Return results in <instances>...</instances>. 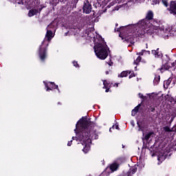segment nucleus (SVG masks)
<instances>
[{"label":"nucleus","mask_w":176,"mask_h":176,"mask_svg":"<svg viewBox=\"0 0 176 176\" xmlns=\"http://www.w3.org/2000/svg\"><path fill=\"white\" fill-rule=\"evenodd\" d=\"M93 129V122L90 121V119H87L86 117H82L76 125V129L80 131V135L77 140L82 141V145H85L82 151L87 153L90 151V144L91 143V138L94 135V131H91Z\"/></svg>","instance_id":"1"},{"label":"nucleus","mask_w":176,"mask_h":176,"mask_svg":"<svg viewBox=\"0 0 176 176\" xmlns=\"http://www.w3.org/2000/svg\"><path fill=\"white\" fill-rule=\"evenodd\" d=\"M153 19V12L150 10L147 12L146 18L140 21L137 24L122 26L120 28H118L117 30L115 29V31H118V32H120V37L122 40L124 39L126 42H128L129 43H134V38H135V36H134V34L124 36L123 35V34H124V32H129V30H130V28H133L134 30L137 28V27H138V28L140 29L142 27L144 28H146L151 26V21H149L152 20Z\"/></svg>","instance_id":"2"},{"label":"nucleus","mask_w":176,"mask_h":176,"mask_svg":"<svg viewBox=\"0 0 176 176\" xmlns=\"http://www.w3.org/2000/svg\"><path fill=\"white\" fill-rule=\"evenodd\" d=\"M150 25H151L147 28H140L141 30L138 31V36H142V35H145V32H147V34H153L155 31L160 30L165 39H167L168 36H176V23L171 28H167L164 27L163 25L159 24L157 21H153L152 23H150Z\"/></svg>","instance_id":"3"},{"label":"nucleus","mask_w":176,"mask_h":176,"mask_svg":"<svg viewBox=\"0 0 176 176\" xmlns=\"http://www.w3.org/2000/svg\"><path fill=\"white\" fill-rule=\"evenodd\" d=\"M53 27V25L50 24L47 27V33L45 34V37L44 38V41L42 43V45L40 47V51H39V57L42 61L46 58V47L49 46V43H47L45 46L43 47L45 45V42L47 41V42H50L52 41V38L54 36V34H53V32L52 30H50V28H52Z\"/></svg>","instance_id":"4"},{"label":"nucleus","mask_w":176,"mask_h":176,"mask_svg":"<svg viewBox=\"0 0 176 176\" xmlns=\"http://www.w3.org/2000/svg\"><path fill=\"white\" fill-rule=\"evenodd\" d=\"M108 45L104 41L98 43L94 46V52L98 58L105 60L108 57Z\"/></svg>","instance_id":"5"},{"label":"nucleus","mask_w":176,"mask_h":176,"mask_svg":"<svg viewBox=\"0 0 176 176\" xmlns=\"http://www.w3.org/2000/svg\"><path fill=\"white\" fill-rule=\"evenodd\" d=\"M83 12L84 13H86L87 14H89L91 12V5L89 1H87L85 3L83 6Z\"/></svg>","instance_id":"6"},{"label":"nucleus","mask_w":176,"mask_h":176,"mask_svg":"<svg viewBox=\"0 0 176 176\" xmlns=\"http://www.w3.org/2000/svg\"><path fill=\"white\" fill-rule=\"evenodd\" d=\"M168 10L170 13H173V14H176V1H170Z\"/></svg>","instance_id":"7"},{"label":"nucleus","mask_w":176,"mask_h":176,"mask_svg":"<svg viewBox=\"0 0 176 176\" xmlns=\"http://www.w3.org/2000/svg\"><path fill=\"white\" fill-rule=\"evenodd\" d=\"M45 87H47L46 91L52 90V89H57L58 90V85H55L54 82H50V85L45 84Z\"/></svg>","instance_id":"8"},{"label":"nucleus","mask_w":176,"mask_h":176,"mask_svg":"<svg viewBox=\"0 0 176 176\" xmlns=\"http://www.w3.org/2000/svg\"><path fill=\"white\" fill-rule=\"evenodd\" d=\"M109 168L111 170V172L113 173V171H116V170H118V168H119V164H118L116 163L112 164L110 166Z\"/></svg>","instance_id":"9"},{"label":"nucleus","mask_w":176,"mask_h":176,"mask_svg":"<svg viewBox=\"0 0 176 176\" xmlns=\"http://www.w3.org/2000/svg\"><path fill=\"white\" fill-rule=\"evenodd\" d=\"M38 12V11L37 9H32L28 12V16L32 17V16H35V14H37Z\"/></svg>","instance_id":"10"},{"label":"nucleus","mask_w":176,"mask_h":176,"mask_svg":"<svg viewBox=\"0 0 176 176\" xmlns=\"http://www.w3.org/2000/svg\"><path fill=\"white\" fill-rule=\"evenodd\" d=\"M135 173H137V167L133 166L129 170L128 176H131L133 174H135Z\"/></svg>","instance_id":"11"},{"label":"nucleus","mask_w":176,"mask_h":176,"mask_svg":"<svg viewBox=\"0 0 176 176\" xmlns=\"http://www.w3.org/2000/svg\"><path fill=\"white\" fill-rule=\"evenodd\" d=\"M140 107H141L140 104L138 106L135 107V109L132 110L131 115L132 116H135L137 115V112H138V109H140Z\"/></svg>","instance_id":"12"},{"label":"nucleus","mask_w":176,"mask_h":176,"mask_svg":"<svg viewBox=\"0 0 176 176\" xmlns=\"http://www.w3.org/2000/svg\"><path fill=\"white\" fill-rule=\"evenodd\" d=\"M152 54L155 56V57H159L160 56V52H159V49H157V50H152L151 51Z\"/></svg>","instance_id":"13"},{"label":"nucleus","mask_w":176,"mask_h":176,"mask_svg":"<svg viewBox=\"0 0 176 176\" xmlns=\"http://www.w3.org/2000/svg\"><path fill=\"white\" fill-rule=\"evenodd\" d=\"M128 74H129V72L124 71L120 74L118 75V78H124L127 76Z\"/></svg>","instance_id":"14"},{"label":"nucleus","mask_w":176,"mask_h":176,"mask_svg":"<svg viewBox=\"0 0 176 176\" xmlns=\"http://www.w3.org/2000/svg\"><path fill=\"white\" fill-rule=\"evenodd\" d=\"M103 85H104V87H103V89H106V93H108V91H109V88H108V82H107V80H103Z\"/></svg>","instance_id":"15"},{"label":"nucleus","mask_w":176,"mask_h":176,"mask_svg":"<svg viewBox=\"0 0 176 176\" xmlns=\"http://www.w3.org/2000/svg\"><path fill=\"white\" fill-rule=\"evenodd\" d=\"M159 82H160V76H158L155 77L154 80H153L154 85H158Z\"/></svg>","instance_id":"16"},{"label":"nucleus","mask_w":176,"mask_h":176,"mask_svg":"<svg viewBox=\"0 0 176 176\" xmlns=\"http://www.w3.org/2000/svg\"><path fill=\"white\" fill-rule=\"evenodd\" d=\"M116 129V130H119V124H116L115 125H113L111 128L109 129V131H112V129Z\"/></svg>","instance_id":"17"},{"label":"nucleus","mask_w":176,"mask_h":176,"mask_svg":"<svg viewBox=\"0 0 176 176\" xmlns=\"http://www.w3.org/2000/svg\"><path fill=\"white\" fill-rule=\"evenodd\" d=\"M141 61V56H138L137 58V59L135 60H134V64H135L136 65H138L140 63V62Z\"/></svg>","instance_id":"18"},{"label":"nucleus","mask_w":176,"mask_h":176,"mask_svg":"<svg viewBox=\"0 0 176 176\" xmlns=\"http://www.w3.org/2000/svg\"><path fill=\"white\" fill-rule=\"evenodd\" d=\"M151 135H152V133H147V134L145 135V137H144L145 140H149V138H151Z\"/></svg>","instance_id":"19"},{"label":"nucleus","mask_w":176,"mask_h":176,"mask_svg":"<svg viewBox=\"0 0 176 176\" xmlns=\"http://www.w3.org/2000/svg\"><path fill=\"white\" fill-rule=\"evenodd\" d=\"M164 131H166V132H170V131H171V129H170V128H169L168 126H165V127L164 128Z\"/></svg>","instance_id":"20"},{"label":"nucleus","mask_w":176,"mask_h":176,"mask_svg":"<svg viewBox=\"0 0 176 176\" xmlns=\"http://www.w3.org/2000/svg\"><path fill=\"white\" fill-rule=\"evenodd\" d=\"M144 52H145V50H142L141 51V52L138 53L137 54H140V56H143Z\"/></svg>","instance_id":"21"},{"label":"nucleus","mask_w":176,"mask_h":176,"mask_svg":"<svg viewBox=\"0 0 176 176\" xmlns=\"http://www.w3.org/2000/svg\"><path fill=\"white\" fill-rule=\"evenodd\" d=\"M137 124L139 127L138 131H142V129H141V126L140 125V122H137Z\"/></svg>","instance_id":"22"},{"label":"nucleus","mask_w":176,"mask_h":176,"mask_svg":"<svg viewBox=\"0 0 176 176\" xmlns=\"http://www.w3.org/2000/svg\"><path fill=\"white\" fill-rule=\"evenodd\" d=\"M73 64H74V67H79V65H78V62H73Z\"/></svg>","instance_id":"23"},{"label":"nucleus","mask_w":176,"mask_h":176,"mask_svg":"<svg viewBox=\"0 0 176 176\" xmlns=\"http://www.w3.org/2000/svg\"><path fill=\"white\" fill-rule=\"evenodd\" d=\"M71 145H72V140H71L70 142H68L67 143V146H71Z\"/></svg>","instance_id":"24"},{"label":"nucleus","mask_w":176,"mask_h":176,"mask_svg":"<svg viewBox=\"0 0 176 176\" xmlns=\"http://www.w3.org/2000/svg\"><path fill=\"white\" fill-rule=\"evenodd\" d=\"M164 6H166V8H167V6H168L167 1H164Z\"/></svg>","instance_id":"25"},{"label":"nucleus","mask_w":176,"mask_h":176,"mask_svg":"<svg viewBox=\"0 0 176 176\" xmlns=\"http://www.w3.org/2000/svg\"><path fill=\"white\" fill-rule=\"evenodd\" d=\"M172 131H176V125L172 128Z\"/></svg>","instance_id":"26"},{"label":"nucleus","mask_w":176,"mask_h":176,"mask_svg":"<svg viewBox=\"0 0 176 176\" xmlns=\"http://www.w3.org/2000/svg\"><path fill=\"white\" fill-rule=\"evenodd\" d=\"M133 76H135L133 74H130L129 79H131Z\"/></svg>","instance_id":"27"},{"label":"nucleus","mask_w":176,"mask_h":176,"mask_svg":"<svg viewBox=\"0 0 176 176\" xmlns=\"http://www.w3.org/2000/svg\"><path fill=\"white\" fill-rule=\"evenodd\" d=\"M139 97H140V98H142L144 97V96L142 94H139Z\"/></svg>","instance_id":"28"},{"label":"nucleus","mask_w":176,"mask_h":176,"mask_svg":"<svg viewBox=\"0 0 176 176\" xmlns=\"http://www.w3.org/2000/svg\"><path fill=\"white\" fill-rule=\"evenodd\" d=\"M158 160L159 162H160L161 160H163V159L162 158V157H158Z\"/></svg>","instance_id":"29"},{"label":"nucleus","mask_w":176,"mask_h":176,"mask_svg":"<svg viewBox=\"0 0 176 176\" xmlns=\"http://www.w3.org/2000/svg\"><path fill=\"white\" fill-rule=\"evenodd\" d=\"M112 64H113V63H109V65H112Z\"/></svg>","instance_id":"30"},{"label":"nucleus","mask_w":176,"mask_h":176,"mask_svg":"<svg viewBox=\"0 0 176 176\" xmlns=\"http://www.w3.org/2000/svg\"><path fill=\"white\" fill-rule=\"evenodd\" d=\"M108 74H109V72H106V75H108Z\"/></svg>","instance_id":"31"},{"label":"nucleus","mask_w":176,"mask_h":176,"mask_svg":"<svg viewBox=\"0 0 176 176\" xmlns=\"http://www.w3.org/2000/svg\"><path fill=\"white\" fill-rule=\"evenodd\" d=\"M131 124H132L133 126H134V122H131Z\"/></svg>","instance_id":"32"},{"label":"nucleus","mask_w":176,"mask_h":176,"mask_svg":"<svg viewBox=\"0 0 176 176\" xmlns=\"http://www.w3.org/2000/svg\"><path fill=\"white\" fill-rule=\"evenodd\" d=\"M72 140H75V137H72Z\"/></svg>","instance_id":"33"},{"label":"nucleus","mask_w":176,"mask_h":176,"mask_svg":"<svg viewBox=\"0 0 176 176\" xmlns=\"http://www.w3.org/2000/svg\"><path fill=\"white\" fill-rule=\"evenodd\" d=\"M148 53H151V52L148 51Z\"/></svg>","instance_id":"34"},{"label":"nucleus","mask_w":176,"mask_h":176,"mask_svg":"<svg viewBox=\"0 0 176 176\" xmlns=\"http://www.w3.org/2000/svg\"><path fill=\"white\" fill-rule=\"evenodd\" d=\"M129 74H131V72H129Z\"/></svg>","instance_id":"35"}]
</instances>
